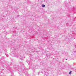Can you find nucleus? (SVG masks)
<instances>
[{"instance_id": "nucleus-1", "label": "nucleus", "mask_w": 76, "mask_h": 76, "mask_svg": "<svg viewBox=\"0 0 76 76\" xmlns=\"http://www.w3.org/2000/svg\"><path fill=\"white\" fill-rule=\"evenodd\" d=\"M42 7H45V5L42 4Z\"/></svg>"}, {"instance_id": "nucleus-2", "label": "nucleus", "mask_w": 76, "mask_h": 76, "mask_svg": "<svg viewBox=\"0 0 76 76\" xmlns=\"http://www.w3.org/2000/svg\"><path fill=\"white\" fill-rule=\"evenodd\" d=\"M71 73H72V71H70L69 72V74H70H70H71Z\"/></svg>"}, {"instance_id": "nucleus-3", "label": "nucleus", "mask_w": 76, "mask_h": 76, "mask_svg": "<svg viewBox=\"0 0 76 76\" xmlns=\"http://www.w3.org/2000/svg\"><path fill=\"white\" fill-rule=\"evenodd\" d=\"M66 60H67V59H66Z\"/></svg>"}]
</instances>
